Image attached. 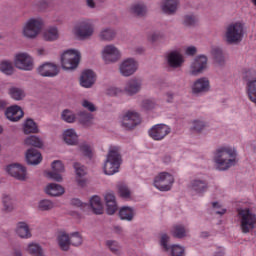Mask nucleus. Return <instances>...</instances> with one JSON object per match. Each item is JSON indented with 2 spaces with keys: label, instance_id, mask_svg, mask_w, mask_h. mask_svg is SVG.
Segmentation results:
<instances>
[{
  "label": "nucleus",
  "instance_id": "1",
  "mask_svg": "<svg viewBox=\"0 0 256 256\" xmlns=\"http://www.w3.org/2000/svg\"><path fill=\"white\" fill-rule=\"evenodd\" d=\"M213 161L218 171H227L237 164V151L229 146H222L214 152Z\"/></svg>",
  "mask_w": 256,
  "mask_h": 256
},
{
  "label": "nucleus",
  "instance_id": "2",
  "mask_svg": "<svg viewBox=\"0 0 256 256\" xmlns=\"http://www.w3.org/2000/svg\"><path fill=\"white\" fill-rule=\"evenodd\" d=\"M245 37V24L242 22H232L226 26L224 38L228 45H237Z\"/></svg>",
  "mask_w": 256,
  "mask_h": 256
},
{
  "label": "nucleus",
  "instance_id": "3",
  "mask_svg": "<svg viewBox=\"0 0 256 256\" xmlns=\"http://www.w3.org/2000/svg\"><path fill=\"white\" fill-rule=\"evenodd\" d=\"M237 217L240 223L241 232L251 233L256 227V214L249 208H238Z\"/></svg>",
  "mask_w": 256,
  "mask_h": 256
},
{
  "label": "nucleus",
  "instance_id": "4",
  "mask_svg": "<svg viewBox=\"0 0 256 256\" xmlns=\"http://www.w3.org/2000/svg\"><path fill=\"white\" fill-rule=\"evenodd\" d=\"M120 165L121 153L119 152V147H110L106 161L104 163L105 175H115V173H119Z\"/></svg>",
  "mask_w": 256,
  "mask_h": 256
},
{
  "label": "nucleus",
  "instance_id": "5",
  "mask_svg": "<svg viewBox=\"0 0 256 256\" xmlns=\"http://www.w3.org/2000/svg\"><path fill=\"white\" fill-rule=\"evenodd\" d=\"M81 61V52L75 49L65 50L61 55V65L65 71L77 69Z\"/></svg>",
  "mask_w": 256,
  "mask_h": 256
},
{
  "label": "nucleus",
  "instance_id": "6",
  "mask_svg": "<svg viewBox=\"0 0 256 256\" xmlns=\"http://www.w3.org/2000/svg\"><path fill=\"white\" fill-rule=\"evenodd\" d=\"M14 65L20 71H33L35 62L29 53L19 52L15 54Z\"/></svg>",
  "mask_w": 256,
  "mask_h": 256
},
{
  "label": "nucleus",
  "instance_id": "7",
  "mask_svg": "<svg viewBox=\"0 0 256 256\" xmlns=\"http://www.w3.org/2000/svg\"><path fill=\"white\" fill-rule=\"evenodd\" d=\"M42 27L43 21L41 19L31 18L25 23L22 33L27 39H35L41 33Z\"/></svg>",
  "mask_w": 256,
  "mask_h": 256
},
{
  "label": "nucleus",
  "instance_id": "8",
  "mask_svg": "<svg viewBox=\"0 0 256 256\" xmlns=\"http://www.w3.org/2000/svg\"><path fill=\"white\" fill-rule=\"evenodd\" d=\"M137 125H141V115L138 114L137 111L128 110L123 114L121 120V126L126 131H131L137 127Z\"/></svg>",
  "mask_w": 256,
  "mask_h": 256
},
{
  "label": "nucleus",
  "instance_id": "9",
  "mask_svg": "<svg viewBox=\"0 0 256 256\" xmlns=\"http://www.w3.org/2000/svg\"><path fill=\"white\" fill-rule=\"evenodd\" d=\"M175 178L168 172L158 174L154 179V187L159 191H171Z\"/></svg>",
  "mask_w": 256,
  "mask_h": 256
},
{
  "label": "nucleus",
  "instance_id": "10",
  "mask_svg": "<svg viewBox=\"0 0 256 256\" xmlns=\"http://www.w3.org/2000/svg\"><path fill=\"white\" fill-rule=\"evenodd\" d=\"M171 133V127L167 124H156L148 130V135L154 141H163Z\"/></svg>",
  "mask_w": 256,
  "mask_h": 256
},
{
  "label": "nucleus",
  "instance_id": "11",
  "mask_svg": "<svg viewBox=\"0 0 256 256\" xmlns=\"http://www.w3.org/2000/svg\"><path fill=\"white\" fill-rule=\"evenodd\" d=\"M102 59L105 63H117L121 59V50L113 44H108L102 50Z\"/></svg>",
  "mask_w": 256,
  "mask_h": 256
},
{
  "label": "nucleus",
  "instance_id": "12",
  "mask_svg": "<svg viewBox=\"0 0 256 256\" xmlns=\"http://www.w3.org/2000/svg\"><path fill=\"white\" fill-rule=\"evenodd\" d=\"M137 69H139V64L133 58L125 59L119 65V72L122 77H131V75H135Z\"/></svg>",
  "mask_w": 256,
  "mask_h": 256
},
{
  "label": "nucleus",
  "instance_id": "13",
  "mask_svg": "<svg viewBox=\"0 0 256 256\" xmlns=\"http://www.w3.org/2000/svg\"><path fill=\"white\" fill-rule=\"evenodd\" d=\"M74 31L79 39H89L94 33L93 24L89 21H81L75 26Z\"/></svg>",
  "mask_w": 256,
  "mask_h": 256
},
{
  "label": "nucleus",
  "instance_id": "14",
  "mask_svg": "<svg viewBox=\"0 0 256 256\" xmlns=\"http://www.w3.org/2000/svg\"><path fill=\"white\" fill-rule=\"evenodd\" d=\"M52 171L46 173V177L48 179H52V181H57V183H61L63 181V176L61 173H65V165L61 160H55L51 164Z\"/></svg>",
  "mask_w": 256,
  "mask_h": 256
},
{
  "label": "nucleus",
  "instance_id": "15",
  "mask_svg": "<svg viewBox=\"0 0 256 256\" xmlns=\"http://www.w3.org/2000/svg\"><path fill=\"white\" fill-rule=\"evenodd\" d=\"M6 171L18 181H25L27 179V168L21 166V164H11L7 167Z\"/></svg>",
  "mask_w": 256,
  "mask_h": 256
},
{
  "label": "nucleus",
  "instance_id": "16",
  "mask_svg": "<svg viewBox=\"0 0 256 256\" xmlns=\"http://www.w3.org/2000/svg\"><path fill=\"white\" fill-rule=\"evenodd\" d=\"M143 87V81L139 78H132L126 82L124 87V93L133 97V95H137L141 91Z\"/></svg>",
  "mask_w": 256,
  "mask_h": 256
},
{
  "label": "nucleus",
  "instance_id": "17",
  "mask_svg": "<svg viewBox=\"0 0 256 256\" xmlns=\"http://www.w3.org/2000/svg\"><path fill=\"white\" fill-rule=\"evenodd\" d=\"M166 57H167V63L169 67H171L172 69H179V67H181L185 62V60L183 59V54L177 50L168 52L166 54Z\"/></svg>",
  "mask_w": 256,
  "mask_h": 256
},
{
  "label": "nucleus",
  "instance_id": "18",
  "mask_svg": "<svg viewBox=\"0 0 256 256\" xmlns=\"http://www.w3.org/2000/svg\"><path fill=\"white\" fill-rule=\"evenodd\" d=\"M207 69V56L199 55L190 66L191 75H199Z\"/></svg>",
  "mask_w": 256,
  "mask_h": 256
},
{
  "label": "nucleus",
  "instance_id": "19",
  "mask_svg": "<svg viewBox=\"0 0 256 256\" xmlns=\"http://www.w3.org/2000/svg\"><path fill=\"white\" fill-rule=\"evenodd\" d=\"M129 13L133 15V17H138L139 19H143L144 17H147V13H149V9L147 8V5L145 3L136 2L129 7Z\"/></svg>",
  "mask_w": 256,
  "mask_h": 256
},
{
  "label": "nucleus",
  "instance_id": "20",
  "mask_svg": "<svg viewBox=\"0 0 256 256\" xmlns=\"http://www.w3.org/2000/svg\"><path fill=\"white\" fill-rule=\"evenodd\" d=\"M5 115L8 121L17 123V121H21V119H23V115H25V113L23 112V109H21V107L15 105L7 108L5 111Z\"/></svg>",
  "mask_w": 256,
  "mask_h": 256
},
{
  "label": "nucleus",
  "instance_id": "21",
  "mask_svg": "<svg viewBox=\"0 0 256 256\" xmlns=\"http://www.w3.org/2000/svg\"><path fill=\"white\" fill-rule=\"evenodd\" d=\"M38 73L42 77H57L59 75V67L53 63H45L38 68Z\"/></svg>",
  "mask_w": 256,
  "mask_h": 256
},
{
  "label": "nucleus",
  "instance_id": "22",
  "mask_svg": "<svg viewBox=\"0 0 256 256\" xmlns=\"http://www.w3.org/2000/svg\"><path fill=\"white\" fill-rule=\"evenodd\" d=\"M96 76L93 70H84L80 77V85L81 87H85V89H91L93 85H95Z\"/></svg>",
  "mask_w": 256,
  "mask_h": 256
},
{
  "label": "nucleus",
  "instance_id": "23",
  "mask_svg": "<svg viewBox=\"0 0 256 256\" xmlns=\"http://www.w3.org/2000/svg\"><path fill=\"white\" fill-rule=\"evenodd\" d=\"M207 91H209V79L205 77L197 79L192 85V93L194 95H203Z\"/></svg>",
  "mask_w": 256,
  "mask_h": 256
},
{
  "label": "nucleus",
  "instance_id": "24",
  "mask_svg": "<svg viewBox=\"0 0 256 256\" xmlns=\"http://www.w3.org/2000/svg\"><path fill=\"white\" fill-rule=\"evenodd\" d=\"M15 233L20 239H31V228H29V224L24 221H20L16 224Z\"/></svg>",
  "mask_w": 256,
  "mask_h": 256
},
{
  "label": "nucleus",
  "instance_id": "25",
  "mask_svg": "<svg viewBox=\"0 0 256 256\" xmlns=\"http://www.w3.org/2000/svg\"><path fill=\"white\" fill-rule=\"evenodd\" d=\"M105 203H106V211L108 215H115L117 211V200L115 198V193L107 192L104 196Z\"/></svg>",
  "mask_w": 256,
  "mask_h": 256
},
{
  "label": "nucleus",
  "instance_id": "26",
  "mask_svg": "<svg viewBox=\"0 0 256 256\" xmlns=\"http://www.w3.org/2000/svg\"><path fill=\"white\" fill-rule=\"evenodd\" d=\"M160 7L166 15H175L179 7V0H162Z\"/></svg>",
  "mask_w": 256,
  "mask_h": 256
},
{
  "label": "nucleus",
  "instance_id": "27",
  "mask_svg": "<svg viewBox=\"0 0 256 256\" xmlns=\"http://www.w3.org/2000/svg\"><path fill=\"white\" fill-rule=\"evenodd\" d=\"M26 161L28 165H39L43 161L41 152L35 148L28 149L26 152Z\"/></svg>",
  "mask_w": 256,
  "mask_h": 256
},
{
  "label": "nucleus",
  "instance_id": "28",
  "mask_svg": "<svg viewBox=\"0 0 256 256\" xmlns=\"http://www.w3.org/2000/svg\"><path fill=\"white\" fill-rule=\"evenodd\" d=\"M208 184L203 179H194L190 182V189L194 193H205L207 191Z\"/></svg>",
  "mask_w": 256,
  "mask_h": 256
},
{
  "label": "nucleus",
  "instance_id": "29",
  "mask_svg": "<svg viewBox=\"0 0 256 256\" xmlns=\"http://www.w3.org/2000/svg\"><path fill=\"white\" fill-rule=\"evenodd\" d=\"M63 140L66 145H77L79 143V136L74 129H67L63 133Z\"/></svg>",
  "mask_w": 256,
  "mask_h": 256
},
{
  "label": "nucleus",
  "instance_id": "30",
  "mask_svg": "<svg viewBox=\"0 0 256 256\" xmlns=\"http://www.w3.org/2000/svg\"><path fill=\"white\" fill-rule=\"evenodd\" d=\"M56 241H57L58 246L60 247L61 251H69V249L71 247L69 234H67L65 232H60L57 235Z\"/></svg>",
  "mask_w": 256,
  "mask_h": 256
},
{
  "label": "nucleus",
  "instance_id": "31",
  "mask_svg": "<svg viewBox=\"0 0 256 256\" xmlns=\"http://www.w3.org/2000/svg\"><path fill=\"white\" fill-rule=\"evenodd\" d=\"M23 133L25 135H31V133H39V126L31 118H28L23 123Z\"/></svg>",
  "mask_w": 256,
  "mask_h": 256
},
{
  "label": "nucleus",
  "instance_id": "32",
  "mask_svg": "<svg viewBox=\"0 0 256 256\" xmlns=\"http://www.w3.org/2000/svg\"><path fill=\"white\" fill-rule=\"evenodd\" d=\"M73 167L75 169L76 176L79 177L77 178V183L83 187V185H85V180L81 179V177H85L87 175V169L79 162L74 163Z\"/></svg>",
  "mask_w": 256,
  "mask_h": 256
},
{
  "label": "nucleus",
  "instance_id": "33",
  "mask_svg": "<svg viewBox=\"0 0 256 256\" xmlns=\"http://www.w3.org/2000/svg\"><path fill=\"white\" fill-rule=\"evenodd\" d=\"M8 93L11 97V99H14V101H23L27 94L25 93V89L19 88V87H11L8 90Z\"/></svg>",
  "mask_w": 256,
  "mask_h": 256
},
{
  "label": "nucleus",
  "instance_id": "34",
  "mask_svg": "<svg viewBox=\"0 0 256 256\" xmlns=\"http://www.w3.org/2000/svg\"><path fill=\"white\" fill-rule=\"evenodd\" d=\"M45 192L51 197H59L65 193V189L59 184L51 183L46 187Z\"/></svg>",
  "mask_w": 256,
  "mask_h": 256
},
{
  "label": "nucleus",
  "instance_id": "35",
  "mask_svg": "<svg viewBox=\"0 0 256 256\" xmlns=\"http://www.w3.org/2000/svg\"><path fill=\"white\" fill-rule=\"evenodd\" d=\"M24 145H27V147H35L36 149H42L44 143L39 136L31 135L24 140Z\"/></svg>",
  "mask_w": 256,
  "mask_h": 256
},
{
  "label": "nucleus",
  "instance_id": "36",
  "mask_svg": "<svg viewBox=\"0 0 256 256\" xmlns=\"http://www.w3.org/2000/svg\"><path fill=\"white\" fill-rule=\"evenodd\" d=\"M90 207L95 215H103V204L99 196H93L90 199Z\"/></svg>",
  "mask_w": 256,
  "mask_h": 256
},
{
  "label": "nucleus",
  "instance_id": "37",
  "mask_svg": "<svg viewBox=\"0 0 256 256\" xmlns=\"http://www.w3.org/2000/svg\"><path fill=\"white\" fill-rule=\"evenodd\" d=\"M106 247L113 253V255H123V249L121 247V244L117 242L116 240H107L105 242Z\"/></svg>",
  "mask_w": 256,
  "mask_h": 256
},
{
  "label": "nucleus",
  "instance_id": "38",
  "mask_svg": "<svg viewBox=\"0 0 256 256\" xmlns=\"http://www.w3.org/2000/svg\"><path fill=\"white\" fill-rule=\"evenodd\" d=\"M27 253L32 256H45V252L43 251V247L38 243H29L26 248Z\"/></svg>",
  "mask_w": 256,
  "mask_h": 256
},
{
  "label": "nucleus",
  "instance_id": "39",
  "mask_svg": "<svg viewBox=\"0 0 256 256\" xmlns=\"http://www.w3.org/2000/svg\"><path fill=\"white\" fill-rule=\"evenodd\" d=\"M120 219L122 221H133L135 217V210L131 207L124 206L119 211Z\"/></svg>",
  "mask_w": 256,
  "mask_h": 256
},
{
  "label": "nucleus",
  "instance_id": "40",
  "mask_svg": "<svg viewBox=\"0 0 256 256\" xmlns=\"http://www.w3.org/2000/svg\"><path fill=\"white\" fill-rule=\"evenodd\" d=\"M78 118L81 125H84L85 127H89L90 125H93V114L89 112H86V111L78 112Z\"/></svg>",
  "mask_w": 256,
  "mask_h": 256
},
{
  "label": "nucleus",
  "instance_id": "41",
  "mask_svg": "<svg viewBox=\"0 0 256 256\" xmlns=\"http://www.w3.org/2000/svg\"><path fill=\"white\" fill-rule=\"evenodd\" d=\"M212 55L214 59V63L218 65L219 67H223L226 63L225 55H223V50L219 48H215L212 50Z\"/></svg>",
  "mask_w": 256,
  "mask_h": 256
},
{
  "label": "nucleus",
  "instance_id": "42",
  "mask_svg": "<svg viewBox=\"0 0 256 256\" xmlns=\"http://www.w3.org/2000/svg\"><path fill=\"white\" fill-rule=\"evenodd\" d=\"M117 35V32L113 28H104L100 31L99 37L101 41H113Z\"/></svg>",
  "mask_w": 256,
  "mask_h": 256
},
{
  "label": "nucleus",
  "instance_id": "43",
  "mask_svg": "<svg viewBox=\"0 0 256 256\" xmlns=\"http://www.w3.org/2000/svg\"><path fill=\"white\" fill-rule=\"evenodd\" d=\"M2 203L4 207V211L7 213H11L13 209H15V200L10 195L4 194L2 197Z\"/></svg>",
  "mask_w": 256,
  "mask_h": 256
},
{
  "label": "nucleus",
  "instance_id": "44",
  "mask_svg": "<svg viewBox=\"0 0 256 256\" xmlns=\"http://www.w3.org/2000/svg\"><path fill=\"white\" fill-rule=\"evenodd\" d=\"M43 37L45 41H57V39H59V30H57L55 27L48 28L43 33Z\"/></svg>",
  "mask_w": 256,
  "mask_h": 256
},
{
  "label": "nucleus",
  "instance_id": "45",
  "mask_svg": "<svg viewBox=\"0 0 256 256\" xmlns=\"http://www.w3.org/2000/svg\"><path fill=\"white\" fill-rule=\"evenodd\" d=\"M172 235L176 239H183V237L187 236V229L183 225H175L172 229Z\"/></svg>",
  "mask_w": 256,
  "mask_h": 256
},
{
  "label": "nucleus",
  "instance_id": "46",
  "mask_svg": "<svg viewBox=\"0 0 256 256\" xmlns=\"http://www.w3.org/2000/svg\"><path fill=\"white\" fill-rule=\"evenodd\" d=\"M61 119L62 121H65V123H75V119H77V116L73 111L69 109H65L61 113Z\"/></svg>",
  "mask_w": 256,
  "mask_h": 256
},
{
  "label": "nucleus",
  "instance_id": "47",
  "mask_svg": "<svg viewBox=\"0 0 256 256\" xmlns=\"http://www.w3.org/2000/svg\"><path fill=\"white\" fill-rule=\"evenodd\" d=\"M69 238L70 245H72L73 247H79V245H83V237L81 236V234H79V232H73L72 234H70Z\"/></svg>",
  "mask_w": 256,
  "mask_h": 256
},
{
  "label": "nucleus",
  "instance_id": "48",
  "mask_svg": "<svg viewBox=\"0 0 256 256\" xmlns=\"http://www.w3.org/2000/svg\"><path fill=\"white\" fill-rule=\"evenodd\" d=\"M55 207V204L51 200H40L38 202V211H51Z\"/></svg>",
  "mask_w": 256,
  "mask_h": 256
},
{
  "label": "nucleus",
  "instance_id": "49",
  "mask_svg": "<svg viewBox=\"0 0 256 256\" xmlns=\"http://www.w3.org/2000/svg\"><path fill=\"white\" fill-rule=\"evenodd\" d=\"M0 71L1 73H4V75H13V72H14L13 64L9 61L1 62Z\"/></svg>",
  "mask_w": 256,
  "mask_h": 256
},
{
  "label": "nucleus",
  "instance_id": "50",
  "mask_svg": "<svg viewBox=\"0 0 256 256\" xmlns=\"http://www.w3.org/2000/svg\"><path fill=\"white\" fill-rule=\"evenodd\" d=\"M118 193L123 199H129L131 197V190L125 184L118 185Z\"/></svg>",
  "mask_w": 256,
  "mask_h": 256
},
{
  "label": "nucleus",
  "instance_id": "51",
  "mask_svg": "<svg viewBox=\"0 0 256 256\" xmlns=\"http://www.w3.org/2000/svg\"><path fill=\"white\" fill-rule=\"evenodd\" d=\"M197 23V18L193 15H185L183 17V25L185 27H194Z\"/></svg>",
  "mask_w": 256,
  "mask_h": 256
},
{
  "label": "nucleus",
  "instance_id": "52",
  "mask_svg": "<svg viewBox=\"0 0 256 256\" xmlns=\"http://www.w3.org/2000/svg\"><path fill=\"white\" fill-rule=\"evenodd\" d=\"M155 105V101L151 99H145L141 103V107L144 111H152V109H155Z\"/></svg>",
  "mask_w": 256,
  "mask_h": 256
},
{
  "label": "nucleus",
  "instance_id": "53",
  "mask_svg": "<svg viewBox=\"0 0 256 256\" xmlns=\"http://www.w3.org/2000/svg\"><path fill=\"white\" fill-rule=\"evenodd\" d=\"M171 255L172 256H184L185 248L181 247L180 245H172L171 246Z\"/></svg>",
  "mask_w": 256,
  "mask_h": 256
},
{
  "label": "nucleus",
  "instance_id": "54",
  "mask_svg": "<svg viewBox=\"0 0 256 256\" xmlns=\"http://www.w3.org/2000/svg\"><path fill=\"white\" fill-rule=\"evenodd\" d=\"M80 151L85 157H89V159L93 157V150H91V146H89L88 144L80 145Z\"/></svg>",
  "mask_w": 256,
  "mask_h": 256
},
{
  "label": "nucleus",
  "instance_id": "55",
  "mask_svg": "<svg viewBox=\"0 0 256 256\" xmlns=\"http://www.w3.org/2000/svg\"><path fill=\"white\" fill-rule=\"evenodd\" d=\"M192 129L194 131H196L197 133H201V131H203V129H205V122L201 121V120H194L192 122Z\"/></svg>",
  "mask_w": 256,
  "mask_h": 256
},
{
  "label": "nucleus",
  "instance_id": "56",
  "mask_svg": "<svg viewBox=\"0 0 256 256\" xmlns=\"http://www.w3.org/2000/svg\"><path fill=\"white\" fill-rule=\"evenodd\" d=\"M169 235H167V234H162L161 235V239H160V245H161V247H163V249H164V251H169V244H167V243H169Z\"/></svg>",
  "mask_w": 256,
  "mask_h": 256
},
{
  "label": "nucleus",
  "instance_id": "57",
  "mask_svg": "<svg viewBox=\"0 0 256 256\" xmlns=\"http://www.w3.org/2000/svg\"><path fill=\"white\" fill-rule=\"evenodd\" d=\"M82 107H84V109H87V111H90V113H94V111H97V107H95V104H93L89 100H83Z\"/></svg>",
  "mask_w": 256,
  "mask_h": 256
},
{
  "label": "nucleus",
  "instance_id": "58",
  "mask_svg": "<svg viewBox=\"0 0 256 256\" xmlns=\"http://www.w3.org/2000/svg\"><path fill=\"white\" fill-rule=\"evenodd\" d=\"M159 39H163V34H161V32H151L148 35V41H150L151 43H155L159 41Z\"/></svg>",
  "mask_w": 256,
  "mask_h": 256
},
{
  "label": "nucleus",
  "instance_id": "59",
  "mask_svg": "<svg viewBox=\"0 0 256 256\" xmlns=\"http://www.w3.org/2000/svg\"><path fill=\"white\" fill-rule=\"evenodd\" d=\"M185 54L190 57H193V55L197 54V48L195 46H189L186 48Z\"/></svg>",
  "mask_w": 256,
  "mask_h": 256
},
{
  "label": "nucleus",
  "instance_id": "60",
  "mask_svg": "<svg viewBox=\"0 0 256 256\" xmlns=\"http://www.w3.org/2000/svg\"><path fill=\"white\" fill-rule=\"evenodd\" d=\"M71 205H73L74 207H83V202H81V200L74 198L71 200Z\"/></svg>",
  "mask_w": 256,
  "mask_h": 256
},
{
  "label": "nucleus",
  "instance_id": "61",
  "mask_svg": "<svg viewBox=\"0 0 256 256\" xmlns=\"http://www.w3.org/2000/svg\"><path fill=\"white\" fill-rule=\"evenodd\" d=\"M227 213V209L225 208H219L216 210V215H225Z\"/></svg>",
  "mask_w": 256,
  "mask_h": 256
},
{
  "label": "nucleus",
  "instance_id": "62",
  "mask_svg": "<svg viewBox=\"0 0 256 256\" xmlns=\"http://www.w3.org/2000/svg\"><path fill=\"white\" fill-rule=\"evenodd\" d=\"M166 96H167V101H168V103H171V101H173V97H174V94H173V92H168L167 94H166Z\"/></svg>",
  "mask_w": 256,
  "mask_h": 256
},
{
  "label": "nucleus",
  "instance_id": "63",
  "mask_svg": "<svg viewBox=\"0 0 256 256\" xmlns=\"http://www.w3.org/2000/svg\"><path fill=\"white\" fill-rule=\"evenodd\" d=\"M87 5L91 9H94V7H95V0H87Z\"/></svg>",
  "mask_w": 256,
  "mask_h": 256
},
{
  "label": "nucleus",
  "instance_id": "64",
  "mask_svg": "<svg viewBox=\"0 0 256 256\" xmlns=\"http://www.w3.org/2000/svg\"><path fill=\"white\" fill-rule=\"evenodd\" d=\"M214 256H225V250L220 249L218 252H215Z\"/></svg>",
  "mask_w": 256,
  "mask_h": 256
}]
</instances>
